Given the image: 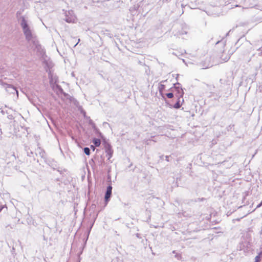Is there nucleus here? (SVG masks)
Returning <instances> with one entry per match:
<instances>
[{
  "label": "nucleus",
  "mask_w": 262,
  "mask_h": 262,
  "mask_svg": "<svg viewBox=\"0 0 262 262\" xmlns=\"http://www.w3.org/2000/svg\"><path fill=\"white\" fill-rule=\"evenodd\" d=\"M80 41V39H78V41L77 42V43H76L74 45V47H76L77 44L79 43V42Z\"/></svg>",
  "instance_id": "nucleus-23"
},
{
  "label": "nucleus",
  "mask_w": 262,
  "mask_h": 262,
  "mask_svg": "<svg viewBox=\"0 0 262 262\" xmlns=\"http://www.w3.org/2000/svg\"><path fill=\"white\" fill-rule=\"evenodd\" d=\"M223 55L222 56L221 59L223 60V61H224V62L227 61L230 58V55H226V57L224 58H223Z\"/></svg>",
  "instance_id": "nucleus-14"
},
{
  "label": "nucleus",
  "mask_w": 262,
  "mask_h": 262,
  "mask_svg": "<svg viewBox=\"0 0 262 262\" xmlns=\"http://www.w3.org/2000/svg\"><path fill=\"white\" fill-rule=\"evenodd\" d=\"M262 205V202H261L256 207V208H259Z\"/></svg>",
  "instance_id": "nucleus-22"
},
{
  "label": "nucleus",
  "mask_w": 262,
  "mask_h": 262,
  "mask_svg": "<svg viewBox=\"0 0 262 262\" xmlns=\"http://www.w3.org/2000/svg\"><path fill=\"white\" fill-rule=\"evenodd\" d=\"M25 148V150L27 151V156L30 157H32L33 155V152L32 151H29V147H28L27 146H26Z\"/></svg>",
  "instance_id": "nucleus-10"
},
{
  "label": "nucleus",
  "mask_w": 262,
  "mask_h": 262,
  "mask_svg": "<svg viewBox=\"0 0 262 262\" xmlns=\"http://www.w3.org/2000/svg\"><path fill=\"white\" fill-rule=\"evenodd\" d=\"M81 112L82 113H83V115H84V116H85V112L84 111H83V110H81Z\"/></svg>",
  "instance_id": "nucleus-24"
},
{
  "label": "nucleus",
  "mask_w": 262,
  "mask_h": 262,
  "mask_svg": "<svg viewBox=\"0 0 262 262\" xmlns=\"http://www.w3.org/2000/svg\"><path fill=\"white\" fill-rule=\"evenodd\" d=\"M4 86L5 88L6 91L10 94H14L16 93L17 95V96H18V92L16 89V88L13 86L12 85L9 84H4Z\"/></svg>",
  "instance_id": "nucleus-5"
},
{
  "label": "nucleus",
  "mask_w": 262,
  "mask_h": 262,
  "mask_svg": "<svg viewBox=\"0 0 262 262\" xmlns=\"http://www.w3.org/2000/svg\"><path fill=\"white\" fill-rule=\"evenodd\" d=\"M20 26L22 28L23 33L25 36L26 39L30 43H32L35 47L39 46L38 41L36 38V36L33 33L32 30L29 27L28 20L24 16H20L18 18Z\"/></svg>",
  "instance_id": "nucleus-1"
},
{
  "label": "nucleus",
  "mask_w": 262,
  "mask_h": 262,
  "mask_svg": "<svg viewBox=\"0 0 262 262\" xmlns=\"http://www.w3.org/2000/svg\"><path fill=\"white\" fill-rule=\"evenodd\" d=\"M90 124H94V123L93 122V121L92 120H90Z\"/></svg>",
  "instance_id": "nucleus-25"
},
{
  "label": "nucleus",
  "mask_w": 262,
  "mask_h": 262,
  "mask_svg": "<svg viewBox=\"0 0 262 262\" xmlns=\"http://www.w3.org/2000/svg\"><path fill=\"white\" fill-rule=\"evenodd\" d=\"M112 187L111 185H109L107 187L106 191L105 194L104 199L105 202V205L107 204L108 202L110 201V198L112 195Z\"/></svg>",
  "instance_id": "nucleus-6"
},
{
  "label": "nucleus",
  "mask_w": 262,
  "mask_h": 262,
  "mask_svg": "<svg viewBox=\"0 0 262 262\" xmlns=\"http://www.w3.org/2000/svg\"><path fill=\"white\" fill-rule=\"evenodd\" d=\"M180 85V83H176L174 84V88L173 89L177 91V93L176 94V96L177 98H183V95H184V92L183 89L179 87V85Z\"/></svg>",
  "instance_id": "nucleus-3"
},
{
  "label": "nucleus",
  "mask_w": 262,
  "mask_h": 262,
  "mask_svg": "<svg viewBox=\"0 0 262 262\" xmlns=\"http://www.w3.org/2000/svg\"><path fill=\"white\" fill-rule=\"evenodd\" d=\"M37 150H38L39 154L40 156L42 158H45V151L42 148H41L40 147H38L37 148Z\"/></svg>",
  "instance_id": "nucleus-8"
},
{
  "label": "nucleus",
  "mask_w": 262,
  "mask_h": 262,
  "mask_svg": "<svg viewBox=\"0 0 262 262\" xmlns=\"http://www.w3.org/2000/svg\"><path fill=\"white\" fill-rule=\"evenodd\" d=\"M164 85H163V84H161L160 85V86L159 88V91L161 92L163 89H164Z\"/></svg>",
  "instance_id": "nucleus-17"
},
{
  "label": "nucleus",
  "mask_w": 262,
  "mask_h": 262,
  "mask_svg": "<svg viewBox=\"0 0 262 262\" xmlns=\"http://www.w3.org/2000/svg\"><path fill=\"white\" fill-rule=\"evenodd\" d=\"M81 109H82V107L80 106L79 108V110H81Z\"/></svg>",
  "instance_id": "nucleus-30"
},
{
  "label": "nucleus",
  "mask_w": 262,
  "mask_h": 262,
  "mask_svg": "<svg viewBox=\"0 0 262 262\" xmlns=\"http://www.w3.org/2000/svg\"><path fill=\"white\" fill-rule=\"evenodd\" d=\"M164 156L162 155L160 157V159H162L163 158Z\"/></svg>",
  "instance_id": "nucleus-26"
},
{
  "label": "nucleus",
  "mask_w": 262,
  "mask_h": 262,
  "mask_svg": "<svg viewBox=\"0 0 262 262\" xmlns=\"http://www.w3.org/2000/svg\"><path fill=\"white\" fill-rule=\"evenodd\" d=\"M151 141V140L150 139H145L144 140V143L145 144H146V145H149V142Z\"/></svg>",
  "instance_id": "nucleus-16"
},
{
  "label": "nucleus",
  "mask_w": 262,
  "mask_h": 262,
  "mask_svg": "<svg viewBox=\"0 0 262 262\" xmlns=\"http://www.w3.org/2000/svg\"><path fill=\"white\" fill-rule=\"evenodd\" d=\"M4 205H0V212L2 210V209L4 208Z\"/></svg>",
  "instance_id": "nucleus-20"
},
{
  "label": "nucleus",
  "mask_w": 262,
  "mask_h": 262,
  "mask_svg": "<svg viewBox=\"0 0 262 262\" xmlns=\"http://www.w3.org/2000/svg\"><path fill=\"white\" fill-rule=\"evenodd\" d=\"M8 118L10 120H12V119H13L14 117H13V115H10L8 116Z\"/></svg>",
  "instance_id": "nucleus-18"
},
{
  "label": "nucleus",
  "mask_w": 262,
  "mask_h": 262,
  "mask_svg": "<svg viewBox=\"0 0 262 262\" xmlns=\"http://www.w3.org/2000/svg\"><path fill=\"white\" fill-rule=\"evenodd\" d=\"M105 151L106 152V156L107 157V159L110 160L113 154V150L112 149V146L109 143H106L104 146Z\"/></svg>",
  "instance_id": "nucleus-4"
},
{
  "label": "nucleus",
  "mask_w": 262,
  "mask_h": 262,
  "mask_svg": "<svg viewBox=\"0 0 262 262\" xmlns=\"http://www.w3.org/2000/svg\"><path fill=\"white\" fill-rule=\"evenodd\" d=\"M166 95L168 98H172L173 97V94L172 93H167Z\"/></svg>",
  "instance_id": "nucleus-15"
},
{
  "label": "nucleus",
  "mask_w": 262,
  "mask_h": 262,
  "mask_svg": "<svg viewBox=\"0 0 262 262\" xmlns=\"http://www.w3.org/2000/svg\"><path fill=\"white\" fill-rule=\"evenodd\" d=\"M18 14H19V13L18 12H17V13H16L17 16H18Z\"/></svg>",
  "instance_id": "nucleus-29"
},
{
  "label": "nucleus",
  "mask_w": 262,
  "mask_h": 262,
  "mask_svg": "<svg viewBox=\"0 0 262 262\" xmlns=\"http://www.w3.org/2000/svg\"><path fill=\"white\" fill-rule=\"evenodd\" d=\"M93 142L95 144V146H96V147L99 146L101 144L100 140L99 139H96V138H95L93 140Z\"/></svg>",
  "instance_id": "nucleus-9"
},
{
  "label": "nucleus",
  "mask_w": 262,
  "mask_h": 262,
  "mask_svg": "<svg viewBox=\"0 0 262 262\" xmlns=\"http://www.w3.org/2000/svg\"><path fill=\"white\" fill-rule=\"evenodd\" d=\"M176 257H178V254L176 255Z\"/></svg>",
  "instance_id": "nucleus-32"
},
{
  "label": "nucleus",
  "mask_w": 262,
  "mask_h": 262,
  "mask_svg": "<svg viewBox=\"0 0 262 262\" xmlns=\"http://www.w3.org/2000/svg\"><path fill=\"white\" fill-rule=\"evenodd\" d=\"M84 152L88 156L90 155V149L89 147H84L83 148Z\"/></svg>",
  "instance_id": "nucleus-12"
},
{
  "label": "nucleus",
  "mask_w": 262,
  "mask_h": 262,
  "mask_svg": "<svg viewBox=\"0 0 262 262\" xmlns=\"http://www.w3.org/2000/svg\"><path fill=\"white\" fill-rule=\"evenodd\" d=\"M172 253H176V251H173Z\"/></svg>",
  "instance_id": "nucleus-31"
},
{
  "label": "nucleus",
  "mask_w": 262,
  "mask_h": 262,
  "mask_svg": "<svg viewBox=\"0 0 262 262\" xmlns=\"http://www.w3.org/2000/svg\"><path fill=\"white\" fill-rule=\"evenodd\" d=\"M64 20L67 23H73L75 21V17L72 11H69L68 12H65Z\"/></svg>",
  "instance_id": "nucleus-2"
},
{
  "label": "nucleus",
  "mask_w": 262,
  "mask_h": 262,
  "mask_svg": "<svg viewBox=\"0 0 262 262\" xmlns=\"http://www.w3.org/2000/svg\"><path fill=\"white\" fill-rule=\"evenodd\" d=\"M12 156H13V157H14V158L15 159H16V157H15V156L14 154H13Z\"/></svg>",
  "instance_id": "nucleus-27"
},
{
  "label": "nucleus",
  "mask_w": 262,
  "mask_h": 262,
  "mask_svg": "<svg viewBox=\"0 0 262 262\" xmlns=\"http://www.w3.org/2000/svg\"><path fill=\"white\" fill-rule=\"evenodd\" d=\"M75 39H76V38H74H74H72L71 39V42H72L73 43H75L74 40H75Z\"/></svg>",
  "instance_id": "nucleus-21"
},
{
  "label": "nucleus",
  "mask_w": 262,
  "mask_h": 262,
  "mask_svg": "<svg viewBox=\"0 0 262 262\" xmlns=\"http://www.w3.org/2000/svg\"><path fill=\"white\" fill-rule=\"evenodd\" d=\"M169 156H165V160H166L167 162H168V161H169Z\"/></svg>",
  "instance_id": "nucleus-19"
},
{
  "label": "nucleus",
  "mask_w": 262,
  "mask_h": 262,
  "mask_svg": "<svg viewBox=\"0 0 262 262\" xmlns=\"http://www.w3.org/2000/svg\"><path fill=\"white\" fill-rule=\"evenodd\" d=\"M262 253L261 252H260L258 255H257L255 257V261L254 262H259L260 260V256H261V255Z\"/></svg>",
  "instance_id": "nucleus-13"
},
{
  "label": "nucleus",
  "mask_w": 262,
  "mask_h": 262,
  "mask_svg": "<svg viewBox=\"0 0 262 262\" xmlns=\"http://www.w3.org/2000/svg\"><path fill=\"white\" fill-rule=\"evenodd\" d=\"M53 89L56 91L57 93L58 94H63L64 96H67V94L63 92L61 86L57 84L53 86Z\"/></svg>",
  "instance_id": "nucleus-7"
},
{
  "label": "nucleus",
  "mask_w": 262,
  "mask_h": 262,
  "mask_svg": "<svg viewBox=\"0 0 262 262\" xmlns=\"http://www.w3.org/2000/svg\"><path fill=\"white\" fill-rule=\"evenodd\" d=\"M180 98H178L177 102L173 105V107L174 108H179L181 107V105L180 104Z\"/></svg>",
  "instance_id": "nucleus-11"
},
{
  "label": "nucleus",
  "mask_w": 262,
  "mask_h": 262,
  "mask_svg": "<svg viewBox=\"0 0 262 262\" xmlns=\"http://www.w3.org/2000/svg\"><path fill=\"white\" fill-rule=\"evenodd\" d=\"M91 147H92V148H93V150H94L95 147L93 145H92Z\"/></svg>",
  "instance_id": "nucleus-28"
}]
</instances>
